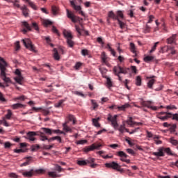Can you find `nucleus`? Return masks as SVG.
<instances>
[{
  "label": "nucleus",
  "mask_w": 178,
  "mask_h": 178,
  "mask_svg": "<svg viewBox=\"0 0 178 178\" xmlns=\"http://www.w3.org/2000/svg\"><path fill=\"white\" fill-rule=\"evenodd\" d=\"M8 66V63L5 60L0 57V77L6 83H12L10 78L6 76V67Z\"/></svg>",
  "instance_id": "f257e3e1"
},
{
  "label": "nucleus",
  "mask_w": 178,
  "mask_h": 178,
  "mask_svg": "<svg viewBox=\"0 0 178 178\" xmlns=\"http://www.w3.org/2000/svg\"><path fill=\"white\" fill-rule=\"evenodd\" d=\"M113 72L115 76H118L119 81H122L120 74H127L130 73V68L117 65L113 67Z\"/></svg>",
  "instance_id": "f03ea898"
},
{
  "label": "nucleus",
  "mask_w": 178,
  "mask_h": 178,
  "mask_svg": "<svg viewBox=\"0 0 178 178\" xmlns=\"http://www.w3.org/2000/svg\"><path fill=\"white\" fill-rule=\"evenodd\" d=\"M165 152L167 154V155H170L171 156H173L175 154L172 152V150L169 147H159L157 149V152H153L152 154L154 156H156L157 158H159L161 156H165Z\"/></svg>",
  "instance_id": "7ed1b4c3"
},
{
  "label": "nucleus",
  "mask_w": 178,
  "mask_h": 178,
  "mask_svg": "<svg viewBox=\"0 0 178 178\" xmlns=\"http://www.w3.org/2000/svg\"><path fill=\"white\" fill-rule=\"evenodd\" d=\"M45 172L43 169H39V170H33L31 169L30 171H25L22 172V175L24 176V177H33L34 175H42Z\"/></svg>",
  "instance_id": "20e7f679"
},
{
  "label": "nucleus",
  "mask_w": 178,
  "mask_h": 178,
  "mask_svg": "<svg viewBox=\"0 0 178 178\" xmlns=\"http://www.w3.org/2000/svg\"><path fill=\"white\" fill-rule=\"evenodd\" d=\"M107 120L111 122V125L113 126V127H114L115 130L118 129V127H119V124H118V115H115L114 116H112V115L108 114Z\"/></svg>",
  "instance_id": "39448f33"
},
{
  "label": "nucleus",
  "mask_w": 178,
  "mask_h": 178,
  "mask_svg": "<svg viewBox=\"0 0 178 178\" xmlns=\"http://www.w3.org/2000/svg\"><path fill=\"white\" fill-rule=\"evenodd\" d=\"M23 44L27 49H29V51H31L32 52H37L35 50V47H34V44L31 43V40L30 39H24L22 40Z\"/></svg>",
  "instance_id": "423d86ee"
},
{
  "label": "nucleus",
  "mask_w": 178,
  "mask_h": 178,
  "mask_svg": "<svg viewBox=\"0 0 178 178\" xmlns=\"http://www.w3.org/2000/svg\"><path fill=\"white\" fill-rule=\"evenodd\" d=\"M66 12L68 19H70L72 23H77V22H81V20H83V19L80 18V17L74 15L69 10V9H67Z\"/></svg>",
  "instance_id": "0eeeda50"
},
{
  "label": "nucleus",
  "mask_w": 178,
  "mask_h": 178,
  "mask_svg": "<svg viewBox=\"0 0 178 178\" xmlns=\"http://www.w3.org/2000/svg\"><path fill=\"white\" fill-rule=\"evenodd\" d=\"M140 104L143 108H149L150 109H152V111L158 110L157 106H151L152 104V102H151V101H143V99H141L140 102Z\"/></svg>",
  "instance_id": "6e6552de"
},
{
  "label": "nucleus",
  "mask_w": 178,
  "mask_h": 178,
  "mask_svg": "<svg viewBox=\"0 0 178 178\" xmlns=\"http://www.w3.org/2000/svg\"><path fill=\"white\" fill-rule=\"evenodd\" d=\"M70 4L72 8H73L74 10L78 12L79 15H81V16H86V14L84 13V12L81 10V6L76 5V3H74V1H70Z\"/></svg>",
  "instance_id": "1a4fd4ad"
},
{
  "label": "nucleus",
  "mask_w": 178,
  "mask_h": 178,
  "mask_svg": "<svg viewBox=\"0 0 178 178\" xmlns=\"http://www.w3.org/2000/svg\"><path fill=\"white\" fill-rule=\"evenodd\" d=\"M105 166L106 168H111L112 169H114L115 170H118V172H120L121 166L115 161H113L111 163H106L105 164Z\"/></svg>",
  "instance_id": "9d476101"
},
{
  "label": "nucleus",
  "mask_w": 178,
  "mask_h": 178,
  "mask_svg": "<svg viewBox=\"0 0 178 178\" xmlns=\"http://www.w3.org/2000/svg\"><path fill=\"white\" fill-rule=\"evenodd\" d=\"M15 74L17 76L14 78V80L18 84H22V81H23V76H22V72H20L19 69H17L15 70Z\"/></svg>",
  "instance_id": "9b49d317"
},
{
  "label": "nucleus",
  "mask_w": 178,
  "mask_h": 178,
  "mask_svg": "<svg viewBox=\"0 0 178 178\" xmlns=\"http://www.w3.org/2000/svg\"><path fill=\"white\" fill-rule=\"evenodd\" d=\"M35 136H37V133L34 131H29L26 134L25 138L26 140H29V141H35Z\"/></svg>",
  "instance_id": "f8f14e48"
},
{
  "label": "nucleus",
  "mask_w": 178,
  "mask_h": 178,
  "mask_svg": "<svg viewBox=\"0 0 178 178\" xmlns=\"http://www.w3.org/2000/svg\"><path fill=\"white\" fill-rule=\"evenodd\" d=\"M22 26L24 27V29L22 31L23 34H27L28 31H31V26L27 22H22Z\"/></svg>",
  "instance_id": "ddd939ff"
},
{
  "label": "nucleus",
  "mask_w": 178,
  "mask_h": 178,
  "mask_svg": "<svg viewBox=\"0 0 178 178\" xmlns=\"http://www.w3.org/2000/svg\"><path fill=\"white\" fill-rule=\"evenodd\" d=\"M33 111H36V112H38V111H41L42 113L44 115V116H48V115H49V110L48 109H42V108H37V107H33Z\"/></svg>",
  "instance_id": "4468645a"
},
{
  "label": "nucleus",
  "mask_w": 178,
  "mask_h": 178,
  "mask_svg": "<svg viewBox=\"0 0 178 178\" xmlns=\"http://www.w3.org/2000/svg\"><path fill=\"white\" fill-rule=\"evenodd\" d=\"M147 137L148 138H153V140H155L156 138H159V136L154 135L151 133V131H146Z\"/></svg>",
  "instance_id": "2eb2a0df"
},
{
  "label": "nucleus",
  "mask_w": 178,
  "mask_h": 178,
  "mask_svg": "<svg viewBox=\"0 0 178 178\" xmlns=\"http://www.w3.org/2000/svg\"><path fill=\"white\" fill-rule=\"evenodd\" d=\"M168 44H176V35H173L167 39Z\"/></svg>",
  "instance_id": "dca6fc26"
},
{
  "label": "nucleus",
  "mask_w": 178,
  "mask_h": 178,
  "mask_svg": "<svg viewBox=\"0 0 178 178\" xmlns=\"http://www.w3.org/2000/svg\"><path fill=\"white\" fill-rule=\"evenodd\" d=\"M21 10L22 11V13L25 17H27L29 16V8H27V6H23L21 7Z\"/></svg>",
  "instance_id": "f3484780"
},
{
  "label": "nucleus",
  "mask_w": 178,
  "mask_h": 178,
  "mask_svg": "<svg viewBox=\"0 0 178 178\" xmlns=\"http://www.w3.org/2000/svg\"><path fill=\"white\" fill-rule=\"evenodd\" d=\"M41 130H42V131L44 133H45V134H48L49 136H52L53 134V129H51L49 128H41Z\"/></svg>",
  "instance_id": "a211bd4d"
},
{
  "label": "nucleus",
  "mask_w": 178,
  "mask_h": 178,
  "mask_svg": "<svg viewBox=\"0 0 178 178\" xmlns=\"http://www.w3.org/2000/svg\"><path fill=\"white\" fill-rule=\"evenodd\" d=\"M11 108L13 109H20L22 108H24V105H23L22 104L20 103H17V104H14L11 106Z\"/></svg>",
  "instance_id": "6ab92c4d"
},
{
  "label": "nucleus",
  "mask_w": 178,
  "mask_h": 178,
  "mask_svg": "<svg viewBox=\"0 0 178 178\" xmlns=\"http://www.w3.org/2000/svg\"><path fill=\"white\" fill-rule=\"evenodd\" d=\"M167 51H170L169 55H176V54H177V51L175 50V47L172 46H168Z\"/></svg>",
  "instance_id": "aec40b11"
},
{
  "label": "nucleus",
  "mask_w": 178,
  "mask_h": 178,
  "mask_svg": "<svg viewBox=\"0 0 178 178\" xmlns=\"http://www.w3.org/2000/svg\"><path fill=\"white\" fill-rule=\"evenodd\" d=\"M169 118H172V113H167V115H165V116H162V115L159 116V119H161V120H162L163 122H165V120H168Z\"/></svg>",
  "instance_id": "412c9836"
},
{
  "label": "nucleus",
  "mask_w": 178,
  "mask_h": 178,
  "mask_svg": "<svg viewBox=\"0 0 178 178\" xmlns=\"http://www.w3.org/2000/svg\"><path fill=\"white\" fill-rule=\"evenodd\" d=\"M127 123L131 127H134V126H136V122L133 121V118L129 117V119L127 120Z\"/></svg>",
  "instance_id": "4be33fe9"
},
{
  "label": "nucleus",
  "mask_w": 178,
  "mask_h": 178,
  "mask_svg": "<svg viewBox=\"0 0 178 178\" xmlns=\"http://www.w3.org/2000/svg\"><path fill=\"white\" fill-rule=\"evenodd\" d=\"M24 2H26V3H29V6L32 8L34 10H37V6L34 4V3L30 0H23Z\"/></svg>",
  "instance_id": "5701e85b"
},
{
  "label": "nucleus",
  "mask_w": 178,
  "mask_h": 178,
  "mask_svg": "<svg viewBox=\"0 0 178 178\" xmlns=\"http://www.w3.org/2000/svg\"><path fill=\"white\" fill-rule=\"evenodd\" d=\"M92 124L95 127H101V124L99 122V118H93L92 120Z\"/></svg>",
  "instance_id": "b1692460"
},
{
  "label": "nucleus",
  "mask_w": 178,
  "mask_h": 178,
  "mask_svg": "<svg viewBox=\"0 0 178 178\" xmlns=\"http://www.w3.org/2000/svg\"><path fill=\"white\" fill-rule=\"evenodd\" d=\"M127 108H130V104L127 103L121 106H118L117 109H118V111H126Z\"/></svg>",
  "instance_id": "393cba45"
},
{
  "label": "nucleus",
  "mask_w": 178,
  "mask_h": 178,
  "mask_svg": "<svg viewBox=\"0 0 178 178\" xmlns=\"http://www.w3.org/2000/svg\"><path fill=\"white\" fill-rule=\"evenodd\" d=\"M51 12L54 16H56L59 13V8L55 6H51Z\"/></svg>",
  "instance_id": "a878e982"
},
{
  "label": "nucleus",
  "mask_w": 178,
  "mask_h": 178,
  "mask_svg": "<svg viewBox=\"0 0 178 178\" xmlns=\"http://www.w3.org/2000/svg\"><path fill=\"white\" fill-rule=\"evenodd\" d=\"M108 17H110L111 19H113V20H118L119 19L118 16H116V15L113 13V11L108 12Z\"/></svg>",
  "instance_id": "bb28decb"
},
{
  "label": "nucleus",
  "mask_w": 178,
  "mask_h": 178,
  "mask_svg": "<svg viewBox=\"0 0 178 178\" xmlns=\"http://www.w3.org/2000/svg\"><path fill=\"white\" fill-rule=\"evenodd\" d=\"M63 34L64 36L66 37L67 40L73 38V35H72V33H70V31H64Z\"/></svg>",
  "instance_id": "cd10ccee"
},
{
  "label": "nucleus",
  "mask_w": 178,
  "mask_h": 178,
  "mask_svg": "<svg viewBox=\"0 0 178 178\" xmlns=\"http://www.w3.org/2000/svg\"><path fill=\"white\" fill-rule=\"evenodd\" d=\"M54 58L56 60H59L60 59V57L59 56V53L58 52V49L56 48L54 49Z\"/></svg>",
  "instance_id": "c85d7f7f"
},
{
  "label": "nucleus",
  "mask_w": 178,
  "mask_h": 178,
  "mask_svg": "<svg viewBox=\"0 0 178 178\" xmlns=\"http://www.w3.org/2000/svg\"><path fill=\"white\" fill-rule=\"evenodd\" d=\"M106 48L110 51L111 54L113 55V56H116V52L112 47H111V44L108 43L107 44Z\"/></svg>",
  "instance_id": "c756f323"
},
{
  "label": "nucleus",
  "mask_w": 178,
  "mask_h": 178,
  "mask_svg": "<svg viewBox=\"0 0 178 178\" xmlns=\"http://www.w3.org/2000/svg\"><path fill=\"white\" fill-rule=\"evenodd\" d=\"M65 102V99L59 100L58 102L54 104L55 108H63V103Z\"/></svg>",
  "instance_id": "7c9ffc66"
},
{
  "label": "nucleus",
  "mask_w": 178,
  "mask_h": 178,
  "mask_svg": "<svg viewBox=\"0 0 178 178\" xmlns=\"http://www.w3.org/2000/svg\"><path fill=\"white\" fill-rule=\"evenodd\" d=\"M117 156H120V158H127V154L124 153L123 151H120L117 152Z\"/></svg>",
  "instance_id": "2f4dec72"
},
{
  "label": "nucleus",
  "mask_w": 178,
  "mask_h": 178,
  "mask_svg": "<svg viewBox=\"0 0 178 178\" xmlns=\"http://www.w3.org/2000/svg\"><path fill=\"white\" fill-rule=\"evenodd\" d=\"M64 131L66 133H69V131H72V129L67 126V122H65L63 124Z\"/></svg>",
  "instance_id": "473e14b6"
},
{
  "label": "nucleus",
  "mask_w": 178,
  "mask_h": 178,
  "mask_svg": "<svg viewBox=\"0 0 178 178\" xmlns=\"http://www.w3.org/2000/svg\"><path fill=\"white\" fill-rule=\"evenodd\" d=\"M54 140H58L59 143H62V138H60V136H54L50 138L49 139H48V142L51 143V141H54Z\"/></svg>",
  "instance_id": "72a5a7b5"
},
{
  "label": "nucleus",
  "mask_w": 178,
  "mask_h": 178,
  "mask_svg": "<svg viewBox=\"0 0 178 178\" xmlns=\"http://www.w3.org/2000/svg\"><path fill=\"white\" fill-rule=\"evenodd\" d=\"M154 60V56H147L144 58V61L147 63H149V62H152Z\"/></svg>",
  "instance_id": "f704fd0d"
},
{
  "label": "nucleus",
  "mask_w": 178,
  "mask_h": 178,
  "mask_svg": "<svg viewBox=\"0 0 178 178\" xmlns=\"http://www.w3.org/2000/svg\"><path fill=\"white\" fill-rule=\"evenodd\" d=\"M48 175L53 178L60 177V175H58L56 172H49Z\"/></svg>",
  "instance_id": "c9c22d12"
},
{
  "label": "nucleus",
  "mask_w": 178,
  "mask_h": 178,
  "mask_svg": "<svg viewBox=\"0 0 178 178\" xmlns=\"http://www.w3.org/2000/svg\"><path fill=\"white\" fill-rule=\"evenodd\" d=\"M154 83H155V79H152L149 80V81L147 82V87L149 88H152V86H154Z\"/></svg>",
  "instance_id": "e433bc0d"
},
{
  "label": "nucleus",
  "mask_w": 178,
  "mask_h": 178,
  "mask_svg": "<svg viewBox=\"0 0 178 178\" xmlns=\"http://www.w3.org/2000/svg\"><path fill=\"white\" fill-rule=\"evenodd\" d=\"M176 127H177L176 124H170L169 127L170 132L175 133L176 131Z\"/></svg>",
  "instance_id": "4c0bfd02"
},
{
  "label": "nucleus",
  "mask_w": 178,
  "mask_h": 178,
  "mask_svg": "<svg viewBox=\"0 0 178 178\" xmlns=\"http://www.w3.org/2000/svg\"><path fill=\"white\" fill-rule=\"evenodd\" d=\"M130 49H131V51L133 52V54H136L137 51H136V44H134V43L133 42L130 43Z\"/></svg>",
  "instance_id": "58836bf2"
},
{
  "label": "nucleus",
  "mask_w": 178,
  "mask_h": 178,
  "mask_svg": "<svg viewBox=\"0 0 178 178\" xmlns=\"http://www.w3.org/2000/svg\"><path fill=\"white\" fill-rule=\"evenodd\" d=\"M118 24H119L120 29H126V24L124 22H122L120 20V19H118Z\"/></svg>",
  "instance_id": "ea45409f"
},
{
  "label": "nucleus",
  "mask_w": 178,
  "mask_h": 178,
  "mask_svg": "<svg viewBox=\"0 0 178 178\" xmlns=\"http://www.w3.org/2000/svg\"><path fill=\"white\" fill-rule=\"evenodd\" d=\"M77 164L79 165V166H86V165H87V160H79L77 161Z\"/></svg>",
  "instance_id": "a19ab883"
},
{
  "label": "nucleus",
  "mask_w": 178,
  "mask_h": 178,
  "mask_svg": "<svg viewBox=\"0 0 178 178\" xmlns=\"http://www.w3.org/2000/svg\"><path fill=\"white\" fill-rule=\"evenodd\" d=\"M84 152H90V151H94V148L92 147V145L86 147L83 149Z\"/></svg>",
  "instance_id": "79ce46f5"
},
{
  "label": "nucleus",
  "mask_w": 178,
  "mask_h": 178,
  "mask_svg": "<svg viewBox=\"0 0 178 178\" xmlns=\"http://www.w3.org/2000/svg\"><path fill=\"white\" fill-rule=\"evenodd\" d=\"M101 147H102V144H97V143L92 144V147H93V151L94 149H100Z\"/></svg>",
  "instance_id": "37998d69"
},
{
  "label": "nucleus",
  "mask_w": 178,
  "mask_h": 178,
  "mask_svg": "<svg viewBox=\"0 0 178 178\" xmlns=\"http://www.w3.org/2000/svg\"><path fill=\"white\" fill-rule=\"evenodd\" d=\"M126 129V124H123L120 126L119 129L118 130L120 131V133H124V130Z\"/></svg>",
  "instance_id": "c03bdc74"
},
{
  "label": "nucleus",
  "mask_w": 178,
  "mask_h": 178,
  "mask_svg": "<svg viewBox=\"0 0 178 178\" xmlns=\"http://www.w3.org/2000/svg\"><path fill=\"white\" fill-rule=\"evenodd\" d=\"M102 60L103 63L108 65V61H106V55H105V53L104 52L102 54Z\"/></svg>",
  "instance_id": "a18cd8bd"
},
{
  "label": "nucleus",
  "mask_w": 178,
  "mask_h": 178,
  "mask_svg": "<svg viewBox=\"0 0 178 178\" xmlns=\"http://www.w3.org/2000/svg\"><path fill=\"white\" fill-rule=\"evenodd\" d=\"M31 151L33 152H35V151H38V149H40V145H33L31 146Z\"/></svg>",
  "instance_id": "49530a36"
},
{
  "label": "nucleus",
  "mask_w": 178,
  "mask_h": 178,
  "mask_svg": "<svg viewBox=\"0 0 178 178\" xmlns=\"http://www.w3.org/2000/svg\"><path fill=\"white\" fill-rule=\"evenodd\" d=\"M40 140L41 141H45L46 140H49L48 138L47 137V136L44 135V133L40 132Z\"/></svg>",
  "instance_id": "de8ad7c7"
},
{
  "label": "nucleus",
  "mask_w": 178,
  "mask_h": 178,
  "mask_svg": "<svg viewBox=\"0 0 178 178\" xmlns=\"http://www.w3.org/2000/svg\"><path fill=\"white\" fill-rule=\"evenodd\" d=\"M7 112H8V113L6 115V119L10 120V118H12V115H13L12 111L8 110Z\"/></svg>",
  "instance_id": "09e8293b"
},
{
  "label": "nucleus",
  "mask_w": 178,
  "mask_h": 178,
  "mask_svg": "<svg viewBox=\"0 0 178 178\" xmlns=\"http://www.w3.org/2000/svg\"><path fill=\"white\" fill-rule=\"evenodd\" d=\"M43 24L45 27H48V26H52V22L50 20L46 19L43 22Z\"/></svg>",
  "instance_id": "8fccbe9b"
},
{
  "label": "nucleus",
  "mask_w": 178,
  "mask_h": 178,
  "mask_svg": "<svg viewBox=\"0 0 178 178\" xmlns=\"http://www.w3.org/2000/svg\"><path fill=\"white\" fill-rule=\"evenodd\" d=\"M68 119L70 122H73V124H76V118L72 115H68Z\"/></svg>",
  "instance_id": "3c124183"
},
{
  "label": "nucleus",
  "mask_w": 178,
  "mask_h": 178,
  "mask_svg": "<svg viewBox=\"0 0 178 178\" xmlns=\"http://www.w3.org/2000/svg\"><path fill=\"white\" fill-rule=\"evenodd\" d=\"M67 44L72 48L74 45V42L72 39H67Z\"/></svg>",
  "instance_id": "603ef678"
},
{
  "label": "nucleus",
  "mask_w": 178,
  "mask_h": 178,
  "mask_svg": "<svg viewBox=\"0 0 178 178\" xmlns=\"http://www.w3.org/2000/svg\"><path fill=\"white\" fill-rule=\"evenodd\" d=\"M106 84H107L108 87H109V88L112 87L113 83H112V80L111 79V78H109V77L106 78Z\"/></svg>",
  "instance_id": "864d4df0"
},
{
  "label": "nucleus",
  "mask_w": 178,
  "mask_h": 178,
  "mask_svg": "<svg viewBox=\"0 0 178 178\" xmlns=\"http://www.w3.org/2000/svg\"><path fill=\"white\" fill-rule=\"evenodd\" d=\"M116 16L118 17H120V19H123L124 17V16L123 15V12H122L121 10H118L117 11V15Z\"/></svg>",
  "instance_id": "5fc2aeb1"
},
{
  "label": "nucleus",
  "mask_w": 178,
  "mask_h": 178,
  "mask_svg": "<svg viewBox=\"0 0 178 178\" xmlns=\"http://www.w3.org/2000/svg\"><path fill=\"white\" fill-rule=\"evenodd\" d=\"M158 44H159V42H156L154 43V45L152 47V49L149 51V54H152V52H154L155 49H156V47H158Z\"/></svg>",
  "instance_id": "6e6d98bb"
},
{
  "label": "nucleus",
  "mask_w": 178,
  "mask_h": 178,
  "mask_svg": "<svg viewBox=\"0 0 178 178\" xmlns=\"http://www.w3.org/2000/svg\"><path fill=\"white\" fill-rule=\"evenodd\" d=\"M53 134H65L63 131L59 129H53Z\"/></svg>",
  "instance_id": "4d7b16f0"
},
{
  "label": "nucleus",
  "mask_w": 178,
  "mask_h": 178,
  "mask_svg": "<svg viewBox=\"0 0 178 178\" xmlns=\"http://www.w3.org/2000/svg\"><path fill=\"white\" fill-rule=\"evenodd\" d=\"M136 86H141V76H138L136 77Z\"/></svg>",
  "instance_id": "13d9d810"
},
{
  "label": "nucleus",
  "mask_w": 178,
  "mask_h": 178,
  "mask_svg": "<svg viewBox=\"0 0 178 178\" xmlns=\"http://www.w3.org/2000/svg\"><path fill=\"white\" fill-rule=\"evenodd\" d=\"M12 145H13L12 143H10V142H6L4 143V148L8 149V148H10L12 147Z\"/></svg>",
  "instance_id": "bf43d9fd"
},
{
  "label": "nucleus",
  "mask_w": 178,
  "mask_h": 178,
  "mask_svg": "<svg viewBox=\"0 0 178 178\" xmlns=\"http://www.w3.org/2000/svg\"><path fill=\"white\" fill-rule=\"evenodd\" d=\"M170 142L172 145H178V141L177 140L174 139L173 138H170Z\"/></svg>",
  "instance_id": "052dcab7"
},
{
  "label": "nucleus",
  "mask_w": 178,
  "mask_h": 178,
  "mask_svg": "<svg viewBox=\"0 0 178 178\" xmlns=\"http://www.w3.org/2000/svg\"><path fill=\"white\" fill-rule=\"evenodd\" d=\"M15 51H19L20 49V42L17 41L15 43Z\"/></svg>",
  "instance_id": "680f3d73"
},
{
  "label": "nucleus",
  "mask_w": 178,
  "mask_h": 178,
  "mask_svg": "<svg viewBox=\"0 0 178 178\" xmlns=\"http://www.w3.org/2000/svg\"><path fill=\"white\" fill-rule=\"evenodd\" d=\"M32 27H33V29L36 30V31H38V30H40V29L38 28V24H37L36 22H33L32 23Z\"/></svg>",
  "instance_id": "e2e57ef3"
},
{
  "label": "nucleus",
  "mask_w": 178,
  "mask_h": 178,
  "mask_svg": "<svg viewBox=\"0 0 178 178\" xmlns=\"http://www.w3.org/2000/svg\"><path fill=\"white\" fill-rule=\"evenodd\" d=\"M12 2L13 3V6H15V8H20V4H19V1L18 0H15Z\"/></svg>",
  "instance_id": "0e129e2a"
},
{
  "label": "nucleus",
  "mask_w": 178,
  "mask_h": 178,
  "mask_svg": "<svg viewBox=\"0 0 178 178\" xmlns=\"http://www.w3.org/2000/svg\"><path fill=\"white\" fill-rule=\"evenodd\" d=\"M95 162V159L94 158H89L88 159L86 160V163H94Z\"/></svg>",
  "instance_id": "69168bd1"
},
{
  "label": "nucleus",
  "mask_w": 178,
  "mask_h": 178,
  "mask_svg": "<svg viewBox=\"0 0 178 178\" xmlns=\"http://www.w3.org/2000/svg\"><path fill=\"white\" fill-rule=\"evenodd\" d=\"M91 102L93 109H97V108H98V104H97L94 100H91Z\"/></svg>",
  "instance_id": "338daca9"
},
{
  "label": "nucleus",
  "mask_w": 178,
  "mask_h": 178,
  "mask_svg": "<svg viewBox=\"0 0 178 178\" xmlns=\"http://www.w3.org/2000/svg\"><path fill=\"white\" fill-rule=\"evenodd\" d=\"M151 31V26L146 25L144 29V33H149Z\"/></svg>",
  "instance_id": "774afa93"
}]
</instances>
